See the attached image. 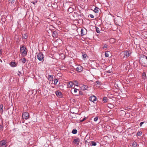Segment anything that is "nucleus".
<instances>
[{
  "label": "nucleus",
  "instance_id": "nucleus-49",
  "mask_svg": "<svg viewBox=\"0 0 147 147\" xmlns=\"http://www.w3.org/2000/svg\"><path fill=\"white\" fill-rule=\"evenodd\" d=\"M56 47L54 46L53 47H52L51 49H52L53 48H56Z\"/></svg>",
  "mask_w": 147,
  "mask_h": 147
},
{
  "label": "nucleus",
  "instance_id": "nucleus-10",
  "mask_svg": "<svg viewBox=\"0 0 147 147\" xmlns=\"http://www.w3.org/2000/svg\"><path fill=\"white\" fill-rule=\"evenodd\" d=\"M56 95L59 97L61 98L62 97V93L59 91H57L55 92Z\"/></svg>",
  "mask_w": 147,
  "mask_h": 147
},
{
  "label": "nucleus",
  "instance_id": "nucleus-20",
  "mask_svg": "<svg viewBox=\"0 0 147 147\" xmlns=\"http://www.w3.org/2000/svg\"><path fill=\"white\" fill-rule=\"evenodd\" d=\"M90 145L91 146H95L96 145V144L95 142L92 141L90 142Z\"/></svg>",
  "mask_w": 147,
  "mask_h": 147
},
{
  "label": "nucleus",
  "instance_id": "nucleus-39",
  "mask_svg": "<svg viewBox=\"0 0 147 147\" xmlns=\"http://www.w3.org/2000/svg\"><path fill=\"white\" fill-rule=\"evenodd\" d=\"M107 72L109 73V74L111 73V72H112L111 70H108L107 71H106Z\"/></svg>",
  "mask_w": 147,
  "mask_h": 147
},
{
  "label": "nucleus",
  "instance_id": "nucleus-50",
  "mask_svg": "<svg viewBox=\"0 0 147 147\" xmlns=\"http://www.w3.org/2000/svg\"><path fill=\"white\" fill-rule=\"evenodd\" d=\"M89 47H87V49H88V48H89Z\"/></svg>",
  "mask_w": 147,
  "mask_h": 147
},
{
  "label": "nucleus",
  "instance_id": "nucleus-36",
  "mask_svg": "<svg viewBox=\"0 0 147 147\" xmlns=\"http://www.w3.org/2000/svg\"><path fill=\"white\" fill-rule=\"evenodd\" d=\"M0 130L2 131L3 130V127L2 124L0 125Z\"/></svg>",
  "mask_w": 147,
  "mask_h": 147
},
{
  "label": "nucleus",
  "instance_id": "nucleus-2",
  "mask_svg": "<svg viewBox=\"0 0 147 147\" xmlns=\"http://www.w3.org/2000/svg\"><path fill=\"white\" fill-rule=\"evenodd\" d=\"M20 50L22 55L23 56H25L26 55L28 50L26 47H21Z\"/></svg>",
  "mask_w": 147,
  "mask_h": 147
},
{
  "label": "nucleus",
  "instance_id": "nucleus-51",
  "mask_svg": "<svg viewBox=\"0 0 147 147\" xmlns=\"http://www.w3.org/2000/svg\"><path fill=\"white\" fill-rule=\"evenodd\" d=\"M77 32V33H78V32ZM76 35H77V34H78V33H76Z\"/></svg>",
  "mask_w": 147,
  "mask_h": 147
},
{
  "label": "nucleus",
  "instance_id": "nucleus-54",
  "mask_svg": "<svg viewBox=\"0 0 147 147\" xmlns=\"http://www.w3.org/2000/svg\"><path fill=\"white\" fill-rule=\"evenodd\" d=\"M1 60V59H0V61Z\"/></svg>",
  "mask_w": 147,
  "mask_h": 147
},
{
  "label": "nucleus",
  "instance_id": "nucleus-52",
  "mask_svg": "<svg viewBox=\"0 0 147 147\" xmlns=\"http://www.w3.org/2000/svg\"><path fill=\"white\" fill-rule=\"evenodd\" d=\"M104 46H106V45H104Z\"/></svg>",
  "mask_w": 147,
  "mask_h": 147
},
{
  "label": "nucleus",
  "instance_id": "nucleus-27",
  "mask_svg": "<svg viewBox=\"0 0 147 147\" xmlns=\"http://www.w3.org/2000/svg\"><path fill=\"white\" fill-rule=\"evenodd\" d=\"M87 57V54H83V55H82V57L83 59H84L85 60V59L86 58V57Z\"/></svg>",
  "mask_w": 147,
  "mask_h": 147
},
{
  "label": "nucleus",
  "instance_id": "nucleus-25",
  "mask_svg": "<svg viewBox=\"0 0 147 147\" xmlns=\"http://www.w3.org/2000/svg\"><path fill=\"white\" fill-rule=\"evenodd\" d=\"M132 146L133 147H136L137 146V142L134 141L133 143Z\"/></svg>",
  "mask_w": 147,
  "mask_h": 147
},
{
  "label": "nucleus",
  "instance_id": "nucleus-44",
  "mask_svg": "<svg viewBox=\"0 0 147 147\" xmlns=\"http://www.w3.org/2000/svg\"><path fill=\"white\" fill-rule=\"evenodd\" d=\"M88 143H89V142H88L87 140L85 141V144H88Z\"/></svg>",
  "mask_w": 147,
  "mask_h": 147
},
{
  "label": "nucleus",
  "instance_id": "nucleus-11",
  "mask_svg": "<svg viewBox=\"0 0 147 147\" xmlns=\"http://www.w3.org/2000/svg\"><path fill=\"white\" fill-rule=\"evenodd\" d=\"M52 35L53 38H57L58 37V33L56 31H53L52 32Z\"/></svg>",
  "mask_w": 147,
  "mask_h": 147
},
{
  "label": "nucleus",
  "instance_id": "nucleus-18",
  "mask_svg": "<svg viewBox=\"0 0 147 147\" xmlns=\"http://www.w3.org/2000/svg\"><path fill=\"white\" fill-rule=\"evenodd\" d=\"M16 63L15 62H12L10 63V65L12 67H14L16 66Z\"/></svg>",
  "mask_w": 147,
  "mask_h": 147
},
{
  "label": "nucleus",
  "instance_id": "nucleus-1",
  "mask_svg": "<svg viewBox=\"0 0 147 147\" xmlns=\"http://www.w3.org/2000/svg\"><path fill=\"white\" fill-rule=\"evenodd\" d=\"M139 62L144 66L147 65V57L144 55H141L140 57Z\"/></svg>",
  "mask_w": 147,
  "mask_h": 147
},
{
  "label": "nucleus",
  "instance_id": "nucleus-43",
  "mask_svg": "<svg viewBox=\"0 0 147 147\" xmlns=\"http://www.w3.org/2000/svg\"><path fill=\"white\" fill-rule=\"evenodd\" d=\"M20 74H21V73L20 71H19L18 72V76H20Z\"/></svg>",
  "mask_w": 147,
  "mask_h": 147
},
{
  "label": "nucleus",
  "instance_id": "nucleus-8",
  "mask_svg": "<svg viewBox=\"0 0 147 147\" xmlns=\"http://www.w3.org/2000/svg\"><path fill=\"white\" fill-rule=\"evenodd\" d=\"M115 21L117 22H116V23H117V24L118 25H119V24L120 23H121L122 21L121 18L118 16H117V18H116Z\"/></svg>",
  "mask_w": 147,
  "mask_h": 147
},
{
  "label": "nucleus",
  "instance_id": "nucleus-41",
  "mask_svg": "<svg viewBox=\"0 0 147 147\" xmlns=\"http://www.w3.org/2000/svg\"><path fill=\"white\" fill-rule=\"evenodd\" d=\"M144 122H141L140 124V127H141L142 125V124L144 123Z\"/></svg>",
  "mask_w": 147,
  "mask_h": 147
},
{
  "label": "nucleus",
  "instance_id": "nucleus-31",
  "mask_svg": "<svg viewBox=\"0 0 147 147\" xmlns=\"http://www.w3.org/2000/svg\"><path fill=\"white\" fill-rule=\"evenodd\" d=\"M16 0H9V3H11L12 4L13 3L15 2Z\"/></svg>",
  "mask_w": 147,
  "mask_h": 147
},
{
  "label": "nucleus",
  "instance_id": "nucleus-3",
  "mask_svg": "<svg viewBox=\"0 0 147 147\" xmlns=\"http://www.w3.org/2000/svg\"><path fill=\"white\" fill-rule=\"evenodd\" d=\"M29 115L27 112H24L22 113V118L23 119L27 120L29 118Z\"/></svg>",
  "mask_w": 147,
  "mask_h": 147
},
{
  "label": "nucleus",
  "instance_id": "nucleus-45",
  "mask_svg": "<svg viewBox=\"0 0 147 147\" xmlns=\"http://www.w3.org/2000/svg\"><path fill=\"white\" fill-rule=\"evenodd\" d=\"M2 53V51H1V49H0V55Z\"/></svg>",
  "mask_w": 147,
  "mask_h": 147
},
{
  "label": "nucleus",
  "instance_id": "nucleus-35",
  "mask_svg": "<svg viewBox=\"0 0 147 147\" xmlns=\"http://www.w3.org/2000/svg\"><path fill=\"white\" fill-rule=\"evenodd\" d=\"M26 61V59L24 58H23V59H22V63H25Z\"/></svg>",
  "mask_w": 147,
  "mask_h": 147
},
{
  "label": "nucleus",
  "instance_id": "nucleus-24",
  "mask_svg": "<svg viewBox=\"0 0 147 147\" xmlns=\"http://www.w3.org/2000/svg\"><path fill=\"white\" fill-rule=\"evenodd\" d=\"M95 28L96 32L98 33H100V29L96 26V27Z\"/></svg>",
  "mask_w": 147,
  "mask_h": 147
},
{
  "label": "nucleus",
  "instance_id": "nucleus-40",
  "mask_svg": "<svg viewBox=\"0 0 147 147\" xmlns=\"http://www.w3.org/2000/svg\"><path fill=\"white\" fill-rule=\"evenodd\" d=\"M90 17L91 18H94V16L92 14H90Z\"/></svg>",
  "mask_w": 147,
  "mask_h": 147
},
{
  "label": "nucleus",
  "instance_id": "nucleus-13",
  "mask_svg": "<svg viewBox=\"0 0 147 147\" xmlns=\"http://www.w3.org/2000/svg\"><path fill=\"white\" fill-rule=\"evenodd\" d=\"M130 55V53L128 51H124V56H126L127 57H128Z\"/></svg>",
  "mask_w": 147,
  "mask_h": 147
},
{
  "label": "nucleus",
  "instance_id": "nucleus-9",
  "mask_svg": "<svg viewBox=\"0 0 147 147\" xmlns=\"http://www.w3.org/2000/svg\"><path fill=\"white\" fill-rule=\"evenodd\" d=\"M96 97L94 95H92L90 96L89 98V100L93 102L96 101Z\"/></svg>",
  "mask_w": 147,
  "mask_h": 147
},
{
  "label": "nucleus",
  "instance_id": "nucleus-46",
  "mask_svg": "<svg viewBox=\"0 0 147 147\" xmlns=\"http://www.w3.org/2000/svg\"><path fill=\"white\" fill-rule=\"evenodd\" d=\"M31 3H32L33 4H35V2H34L33 1V2H32Z\"/></svg>",
  "mask_w": 147,
  "mask_h": 147
},
{
  "label": "nucleus",
  "instance_id": "nucleus-28",
  "mask_svg": "<svg viewBox=\"0 0 147 147\" xmlns=\"http://www.w3.org/2000/svg\"><path fill=\"white\" fill-rule=\"evenodd\" d=\"M48 77H49V80H51V79H50L51 78V79H53V75H48Z\"/></svg>",
  "mask_w": 147,
  "mask_h": 147
},
{
  "label": "nucleus",
  "instance_id": "nucleus-26",
  "mask_svg": "<svg viewBox=\"0 0 147 147\" xmlns=\"http://www.w3.org/2000/svg\"><path fill=\"white\" fill-rule=\"evenodd\" d=\"M3 105H0V111H1L2 113H3Z\"/></svg>",
  "mask_w": 147,
  "mask_h": 147
},
{
  "label": "nucleus",
  "instance_id": "nucleus-32",
  "mask_svg": "<svg viewBox=\"0 0 147 147\" xmlns=\"http://www.w3.org/2000/svg\"><path fill=\"white\" fill-rule=\"evenodd\" d=\"M54 84L55 85L56 84L57 82H58V79H55L54 81Z\"/></svg>",
  "mask_w": 147,
  "mask_h": 147
},
{
  "label": "nucleus",
  "instance_id": "nucleus-6",
  "mask_svg": "<svg viewBox=\"0 0 147 147\" xmlns=\"http://www.w3.org/2000/svg\"><path fill=\"white\" fill-rule=\"evenodd\" d=\"M87 33V31L86 29L82 28L81 30V34L82 36H84Z\"/></svg>",
  "mask_w": 147,
  "mask_h": 147
},
{
  "label": "nucleus",
  "instance_id": "nucleus-48",
  "mask_svg": "<svg viewBox=\"0 0 147 147\" xmlns=\"http://www.w3.org/2000/svg\"><path fill=\"white\" fill-rule=\"evenodd\" d=\"M107 47H106V46H105V47H103V48L104 49L105 48H107Z\"/></svg>",
  "mask_w": 147,
  "mask_h": 147
},
{
  "label": "nucleus",
  "instance_id": "nucleus-4",
  "mask_svg": "<svg viewBox=\"0 0 147 147\" xmlns=\"http://www.w3.org/2000/svg\"><path fill=\"white\" fill-rule=\"evenodd\" d=\"M37 58L39 61H42L44 59L43 54L41 53H39L37 55Z\"/></svg>",
  "mask_w": 147,
  "mask_h": 147
},
{
  "label": "nucleus",
  "instance_id": "nucleus-7",
  "mask_svg": "<svg viewBox=\"0 0 147 147\" xmlns=\"http://www.w3.org/2000/svg\"><path fill=\"white\" fill-rule=\"evenodd\" d=\"M83 70V68L81 65H78L76 68V70L78 72H80Z\"/></svg>",
  "mask_w": 147,
  "mask_h": 147
},
{
  "label": "nucleus",
  "instance_id": "nucleus-29",
  "mask_svg": "<svg viewBox=\"0 0 147 147\" xmlns=\"http://www.w3.org/2000/svg\"><path fill=\"white\" fill-rule=\"evenodd\" d=\"M72 133L74 134H76L77 133V130L76 129H74L73 130Z\"/></svg>",
  "mask_w": 147,
  "mask_h": 147
},
{
  "label": "nucleus",
  "instance_id": "nucleus-21",
  "mask_svg": "<svg viewBox=\"0 0 147 147\" xmlns=\"http://www.w3.org/2000/svg\"><path fill=\"white\" fill-rule=\"evenodd\" d=\"M109 53L110 54V52L109 51H107L105 52V57H109Z\"/></svg>",
  "mask_w": 147,
  "mask_h": 147
},
{
  "label": "nucleus",
  "instance_id": "nucleus-53",
  "mask_svg": "<svg viewBox=\"0 0 147 147\" xmlns=\"http://www.w3.org/2000/svg\"><path fill=\"white\" fill-rule=\"evenodd\" d=\"M76 81H74V82H76Z\"/></svg>",
  "mask_w": 147,
  "mask_h": 147
},
{
  "label": "nucleus",
  "instance_id": "nucleus-19",
  "mask_svg": "<svg viewBox=\"0 0 147 147\" xmlns=\"http://www.w3.org/2000/svg\"><path fill=\"white\" fill-rule=\"evenodd\" d=\"M142 78L144 79H145L146 78V75L145 72H143L142 74Z\"/></svg>",
  "mask_w": 147,
  "mask_h": 147
},
{
  "label": "nucleus",
  "instance_id": "nucleus-22",
  "mask_svg": "<svg viewBox=\"0 0 147 147\" xmlns=\"http://www.w3.org/2000/svg\"><path fill=\"white\" fill-rule=\"evenodd\" d=\"M108 107L110 109H112L114 107V105L111 104H109L108 105Z\"/></svg>",
  "mask_w": 147,
  "mask_h": 147
},
{
  "label": "nucleus",
  "instance_id": "nucleus-12",
  "mask_svg": "<svg viewBox=\"0 0 147 147\" xmlns=\"http://www.w3.org/2000/svg\"><path fill=\"white\" fill-rule=\"evenodd\" d=\"M80 142V139L79 138H76L74 139L73 142L77 145H78L79 142Z\"/></svg>",
  "mask_w": 147,
  "mask_h": 147
},
{
  "label": "nucleus",
  "instance_id": "nucleus-16",
  "mask_svg": "<svg viewBox=\"0 0 147 147\" xmlns=\"http://www.w3.org/2000/svg\"><path fill=\"white\" fill-rule=\"evenodd\" d=\"M28 35L26 33L23 34L22 35V39H27L28 38Z\"/></svg>",
  "mask_w": 147,
  "mask_h": 147
},
{
  "label": "nucleus",
  "instance_id": "nucleus-34",
  "mask_svg": "<svg viewBox=\"0 0 147 147\" xmlns=\"http://www.w3.org/2000/svg\"><path fill=\"white\" fill-rule=\"evenodd\" d=\"M96 83L98 85H100L101 84V82L99 81H96Z\"/></svg>",
  "mask_w": 147,
  "mask_h": 147
},
{
  "label": "nucleus",
  "instance_id": "nucleus-14",
  "mask_svg": "<svg viewBox=\"0 0 147 147\" xmlns=\"http://www.w3.org/2000/svg\"><path fill=\"white\" fill-rule=\"evenodd\" d=\"M73 84H74L73 82H72L70 81L67 84V86L68 88H71L72 87Z\"/></svg>",
  "mask_w": 147,
  "mask_h": 147
},
{
  "label": "nucleus",
  "instance_id": "nucleus-30",
  "mask_svg": "<svg viewBox=\"0 0 147 147\" xmlns=\"http://www.w3.org/2000/svg\"><path fill=\"white\" fill-rule=\"evenodd\" d=\"M103 101L104 102H106L107 101V97H105L103 98Z\"/></svg>",
  "mask_w": 147,
  "mask_h": 147
},
{
  "label": "nucleus",
  "instance_id": "nucleus-15",
  "mask_svg": "<svg viewBox=\"0 0 147 147\" xmlns=\"http://www.w3.org/2000/svg\"><path fill=\"white\" fill-rule=\"evenodd\" d=\"M88 86L86 85H84L81 86V88L83 90H87L88 88Z\"/></svg>",
  "mask_w": 147,
  "mask_h": 147
},
{
  "label": "nucleus",
  "instance_id": "nucleus-38",
  "mask_svg": "<svg viewBox=\"0 0 147 147\" xmlns=\"http://www.w3.org/2000/svg\"><path fill=\"white\" fill-rule=\"evenodd\" d=\"M98 119V117H96L94 119V121H97Z\"/></svg>",
  "mask_w": 147,
  "mask_h": 147
},
{
  "label": "nucleus",
  "instance_id": "nucleus-37",
  "mask_svg": "<svg viewBox=\"0 0 147 147\" xmlns=\"http://www.w3.org/2000/svg\"><path fill=\"white\" fill-rule=\"evenodd\" d=\"M86 117H85L83 119H82V120H80V122H83V121H84L86 119Z\"/></svg>",
  "mask_w": 147,
  "mask_h": 147
},
{
  "label": "nucleus",
  "instance_id": "nucleus-42",
  "mask_svg": "<svg viewBox=\"0 0 147 147\" xmlns=\"http://www.w3.org/2000/svg\"><path fill=\"white\" fill-rule=\"evenodd\" d=\"M78 90L76 88H74V92L75 93H76L77 92V91Z\"/></svg>",
  "mask_w": 147,
  "mask_h": 147
},
{
  "label": "nucleus",
  "instance_id": "nucleus-47",
  "mask_svg": "<svg viewBox=\"0 0 147 147\" xmlns=\"http://www.w3.org/2000/svg\"><path fill=\"white\" fill-rule=\"evenodd\" d=\"M82 92H79L80 94H82V93H81Z\"/></svg>",
  "mask_w": 147,
  "mask_h": 147
},
{
  "label": "nucleus",
  "instance_id": "nucleus-33",
  "mask_svg": "<svg viewBox=\"0 0 147 147\" xmlns=\"http://www.w3.org/2000/svg\"><path fill=\"white\" fill-rule=\"evenodd\" d=\"M142 134V132L141 131H138L137 133V135L138 136H140Z\"/></svg>",
  "mask_w": 147,
  "mask_h": 147
},
{
  "label": "nucleus",
  "instance_id": "nucleus-23",
  "mask_svg": "<svg viewBox=\"0 0 147 147\" xmlns=\"http://www.w3.org/2000/svg\"><path fill=\"white\" fill-rule=\"evenodd\" d=\"M98 9L99 8L98 7H96L94 9V11L96 13H98Z\"/></svg>",
  "mask_w": 147,
  "mask_h": 147
},
{
  "label": "nucleus",
  "instance_id": "nucleus-5",
  "mask_svg": "<svg viewBox=\"0 0 147 147\" xmlns=\"http://www.w3.org/2000/svg\"><path fill=\"white\" fill-rule=\"evenodd\" d=\"M6 142L5 140H3L0 141V146L2 147H6Z\"/></svg>",
  "mask_w": 147,
  "mask_h": 147
},
{
  "label": "nucleus",
  "instance_id": "nucleus-17",
  "mask_svg": "<svg viewBox=\"0 0 147 147\" xmlns=\"http://www.w3.org/2000/svg\"><path fill=\"white\" fill-rule=\"evenodd\" d=\"M79 16H80V18H79L80 20H82L83 19L84 16L82 13L80 12Z\"/></svg>",
  "mask_w": 147,
  "mask_h": 147
}]
</instances>
